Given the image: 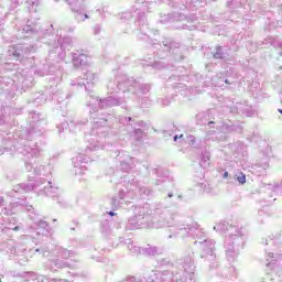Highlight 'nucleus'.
<instances>
[{"mask_svg": "<svg viewBox=\"0 0 282 282\" xmlns=\"http://www.w3.org/2000/svg\"><path fill=\"white\" fill-rule=\"evenodd\" d=\"M177 138H178L177 135L174 137V141H175V142H177Z\"/></svg>", "mask_w": 282, "mask_h": 282, "instance_id": "39448f33", "label": "nucleus"}, {"mask_svg": "<svg viewBox=\"0 0 282 282\" xmlns=\"http://www.w3.org/2000/svg\"><path fill=\"white\" fill-rule=\"evenodd\" d=\"M238 182L239 184H246V174L240 173V175L238 176Z\"/></svg>", "mask_w": 282, "mask_h": 282, "instance_id": "f257e3e1", "label": "nucleus"}, {"mask_svg": "<svg viewBox=\"0 0 282 282\" xmlns=\"http://www.w3.org/2000/svg\"><path fill=\"white\" fill-rule=\"evenodd\" d=\"M224 178H225V180L228 178V172H225V173H224Z\"/></svg>", "mask_w": 282, "mask_h": 282, "instance_id": "f03ea898", "label": "nucleus"}, {"mask_svg": "<svg viewBox=\"0 0 282 282\" xmlns=\"http://www.w3.org/2000/svg\"><path fill=\"white\" fill-rule=\"evenodd\" d=\"M209 124H214V122H213V121H210V122H209Z\"/></svg>", "mask_w": 282, "mask_h": 282, "instance_id": "6e6552de", "label": "nucleus"}, {"mask_svg": "<svg viewBox=\"0 0 282 282\" xmlns=\"http://www.w3.org/2000/svg\"><path fill=\"white\" fill-rule=\"evenodd\" d=\"M13 230H14V231L20 230V227H19V226H15V227L13 228Z\"/></svg>", "mask_w": 282, "mask_h": 282, "instance_id": "7ed1b4c3", "label": "nucleus"}, {"mask_svg": "<svg viewBox=\"0 0 282 282\" xmlns=\"http://www.w3.org/2000/svg\"><path fill=\"white\" fill-rule=\"evenodd\" d=\"M85 19H89V15L85 14Z\"/></svg>", "mask_w": 282, "mask_h": 282, "instance_id": "423d86ee", "label": "nucleus"}, {"mask_svg": "<svg viewBox=\"0 0 282 282\" xmlns=\"http://www.w3.org/2000/svg\"><path fill=\"white\" fill-rule=\"evenodd\" d=\"M278 111H279V113H281V115H282V109H279Z\"/></svg>", "mask_w": 282, "mask_h": 282, "instance_id": "0eeeda50", "label": "nucleus"}, {"mask_svg": "<svg viewBox=\"0 0 282 282\" xmlns=\"http://www.w3.org/2000/svg\"><path fill=\"white\" fill-rule=\"evenodd\" d=\"M109 215H110V217H113V215H116V213L110 212Z\"/></svg>", "mask_w": 282, "mask_h": 282, "instance_id": "20e7f679", "label": "nucleus"}]
</instances>
